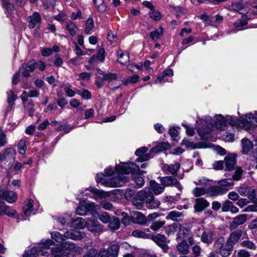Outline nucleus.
Listing matches in <instances>:
<instances>
[{"label":"nucleus","mask_w":257,"mask_h":257,"mask_svg":"<svg viewBox=\"0 0 257 257\" xmlns=\"http://www.w3.org/2000/svg\"><path fill=\"white\" fill-rule=\"evenodd\" d=\"M247 220L246 214H240L233 218L229 224V228L231 230L236 228L239 225L243 224Z\"/></svg>","instance_id":"17"},{"label":"nucleus","mask_w":257,"mask_h":257,"mask_svg":"<svg viewBox=\"0 0 257 257\" xmlns=\"http://www.w3.org/2000/svg\"><path fill=\"white\" fill-rule=\"evenodd\" d=\"M247 24V19H243V20H238L235 23L234 25L235 27L237 28V30L240 31L243 30L242 29L238 28L240 27H243L245 26Z\"/></svg>","instance_id":"60"},{"label":"nucleus","mask_w":257,"mask_h":257,"mask_svg":"<svg viewBox=\"0 0 257 257\" xmlns=\"http://www.w3.org/2000/svg\"><path fill=\"white\" fill-rule=\"evenodd\" d=\"M86 225L85 220L81 217H77L73 220L71 223V226L75 228L81 229L84 228Z\"/></svg>","instance_id":"32"},{"label":"nucleus","mask_w":257,"mask_h":257,"mask_svg":"<svg viewBox=\"0 0 257 257\" xmlns=\"http://www.w3.org/2000/svg\"><path fill=\"white\" fill-rule=\"evenodd\" d=\"M84 205L87 209V212L94 211L98 209V207L94 203L90 202L86 200H82Z\"/></svg>","instance_id":"52"},{"label":"nucleus","mask_w":257,"mask_h":257,"mask_svg":"<svg viewBox=\"0 0 257 257\" xmlns=\"http://www.w3.org/2000/svg\"><path fill=\"white\" fill-rule=\"evenodd\" d=\"M50 251L46 257H67L68 255V252L64 251L60 246L53 248Z\"/></svg>","instance_id":"19"},{"label":"nucleus","mask_w":257,"mask_h":257,"mask_svg":"<svg viewBox=\"0 0 257 257\" xmlns=\"http://www.w3.org/2000/svg\"><path fill=\"white\" fill-rule=\"evenodd\" d=\"M118 62L122 64L125 65L130 60L128 53L126 52H123L121 50H118L117 52Z\"/></svg>","instance_id":"30"},{"label":"nucleus","mask_w":257,"mask_h":257,"mask_svg":"<svg viewBox=\"0 0 257 257\" xmlns=\"http://www.w3.org/2000/svg\"><path fill=\"white\" fill-rule=\"evenodd\" d=\"M242 118L243 117H240L238 120H236L234 117L231 116H227L225 117V120L226 123L232 125H238V126H240L241 127H244L246 130V126H244L243 125L242 123Z\"/></svg>","instance_id":"27"},{"label":"nucleus","mask_w":257,"mask_h":257,"mask_svg":"<svg viewBox=\"0 0 257 257\" xmlns=\"http://www.w3.org/2000/svg\"><path fill=\"white\" fill-rule=\"evenodd\" d=\"M76 213L79 215H85L88 212L87 209L84 205V203L82 200L80 201L78 206L76 209Z\"/></svg>","instance_id":"44"},{"label":"nucleus","mask_w":257,"mask_h":257,"mask_svg":"<svg viewBox=\"0 0 257 257\" xmlns=\"http://www.w3.org/2000/svg\"><path fill=\"white\" fill-rule=\"evenodd\" d=\"M60 87L64 88L68 97H71L75 95V92L71 88V85L70 84L64 83L62 84Z\"/></svg>","instance_id":"45"},{"label":"nucleus","mask_w":257,"mask_h":257,"mask_svg":"<svg viewBox=\"0 0 257 257\" xmlns=\"http://www.w3.org/2000/svg\"><path fill=\"white\" fill-rule=\"evenodd\" d=\"M115 169L118 175L111 182L114 187L121 186L127 181V178L124 175L137 173L140 171L139 166L133 162L123 164L121 166L116 165Z\"/></svg>","instance_id":"2"},{"label":"nucleus","mask_w":257,"mask_h":257,"mask_svg":"<svg viewBox=\"0 0 257 257\" xmlns=\"http://www.w3.org/2000/svg\"><path fill=\"white\" fill-rule=\"evenodd\" d=\"M242 235V231L241 230H236L232 232L227 239L228 245L232 252L234 246L239 240Z\"/></svg>","instance_id":"8"},{"label":"nucleus","mask_w":257,"mask_h":257,"mask_svg":"<svg viewBox=\"0 0 257 257\" xmlns=\"http://www.w3.org/2000/svg\"><path fill=\"white\" fill-rule=\"evenodd\" d=\"M248 198L252 202H256L257 198H256V191L255 189H252L251 191H249V193L247 195Z\"/></svg>","instance_id":"62"},{"label":"nucleus","mask_w":257,"mask_h":257,"mask_svg":"<svg viewBox=\"0 0 257 257\" xmlns=\"http://www.w3.org/2000/svg\"><path fill=\"white\" fill-rule=\"evenodd\" d=\"M240 245L243 247H245L251 250H254L256 248L255 244L252 241L249 240L242 241L240 243Z\"/></svg>","instance_id":"50"},{"label":"nucleus","mask_w":257,"mask_h":257,"mask_svg":"<svg viewBox=\"0 0 257 257\" xmlns=\"http://www.w3.org/2000/svg\"><path fill=\"white\" fill-rule=\"evenodd\" d=\"M98 11L100 13H104L107 9V7L104 0H93Z\"/></svg>","instance_id":"36"},{"label":"nucleus","mask_w":257,"mask_h":257,"mask_svg":"<svg viewBox=\"0 0 257 257\" xmlns=\"http://www.w3.org/2000/svg\"><path fill=\"white\" fill-rule=\"evenodd\" d=\"M109 222V226L112 230H116L120 226L119 219L117 217L113 218L111 220L110 219Z\"/></svg>","instance_id":"49"},{"label":"nucleus","mask_w":257,"mask_h":257,"mask_svg":"<svg viewBox=\"0 0 257 257\" xmlns=\"http://www.w3.org/2000/svg\"><path fill=\"white\" fill-rule=\"evenodd\" d=\"M226 193V190L218 185L207 187V196L214 197L222 195Z\"/></svg>","instance_id":"15"},{"label":"nucleus","mask_w":257,"mask_h":257,"mask_svg":"<svg viewBox=\"0 0 257 257\" xmlns=\"http://www.w3.org/2000/svg\"><path fill=\"white\" fill-rule=\"evenodd\" d=\"M148 149L146 147H142L137 149L135 152L136 155L139 157L137 159L138 162L147 161L150 158L149 153H146Z\"/></svg>","instance_id":"20"},{"label":"nucleus","mask_w":257,"mask_h":257,"mask_svg":"<svg viewBox=\"0 0 257 257\" xmlns=\"http://www.w3.org/2000/svg\"><path fill=\"white\" fill-rule=\"evenodd\" d=\"M98 218L103 223H106L109 221L110 216L107 212H103L98 215Z\"/></svg>","instance_id":"57"},{"label":"nucleus","mask_w":257,"mask_h":257,"mask_svg":"<svg viewBox=\"0 0 257 257\" xmlns=\"http://www.w3.org/2000/svg\"><path fill=\"white\" fill-rule=\"evenodd\" d=\"M117 78V75L115 73H107L103 75L102 78V81H107L110 82L112 80H115Z\"/></svg>","instance_id":"54"},{"label":"nucleus","mask_w":257,"mask_h":257,"mask_svg":"<svg viewBox=\"0 0 257 257\" xmlns=\"http://www.w3.org/2000/svg\"><path fill=\"white\" fill-rule=\"evenodd\" d=\"M225 240L223 237L217 239L213 244L214 249L218 251L220 255L223 257H227L231 254L230 248L228 245L227 241L224 243Z\"/></svg>","instance_id":"6"},{"label":"nucleus","mask_w":257,"mask_h":257,"mask_svg":"<svg viewBox=\"0 0 257 257\" xmlns=\"http://www.w3.org/2000/svg\"><path fill=\"white\" fill-rule=\"evenodd\" d=\"M165 223V221H154L150 226V228L154 231H157L161 228Z\"/></svg>","instance_id":"55"},{"label":"nucleus","mask_w":257,"mask_h":257,"mask_svg":"<svg viewBox=\"0 0 257 257\" xmlns=\"http://www.w3.org/2000/svg\"><path fill=\"white\" fill-rule=\"evenodd\" d=\"M39 206V204L38 202H35L32 199H29L23 207L24 213L27 216L34 214L36 213Z\"/></svg>","instance_id":"10"},{"label":"nucleus","mask_w":257,"mask_h":257,"mask_svg":"<svg viewBox=\"0 0 257 257\" xmlns=\"http://www.w3.org/2000/svg\"><path fill=\"white\" fill-rule=\"evenodd\" d=\"M83 233L74 230L67 231L63 235L57 231H53L51 233L52 238L59 243H63L66 238L80 240L83 238Z\"/></svg>","instance_id":"4"},{"label":"nucleus","mask_w":257,"mask_h":257,"mask_svg":"<svg viewBox=\"0 0 257 257\" xmlns=\"http://www.w3.org/2000/svg\"><path fill=\"white\" fill-rule=\"evenodd\" d=\"M86 226L88 230L92 232H99L102 229V226L95 220H89L86 222Z\"/></svg>","instance_id":"23"},{"label":"nucleus","mask_w":257,"mask_h":257,"mask_svg":"<svg viewBox=\"0 0 257 257\" xmlns=\"http://www.w3.org/2000/svg\"><path fill=\"white\" fill-rule=\"evenodd\" d=\"M7 102L10 107L12 108L15 101L18 98L17 95L13 91L10 90L7 92Z\"/></svg>","instance_id":"38"},{"label":"nucleus","mask_w":257,"mask_h":257,"mask_svg":"<svg viewBox=\"0 0 257 257\" xmlns=\"http://www.w3.org/2000/svg\"><path fill=\"white\" fill-rule=\"evenodd\" d=\"M193 194L195 197L201 196L205 194L207 195V187H196L193 190Z\"/></svg>","instance_id":"51"},{"label":"nucleus","mask_w":257,"mask_h":257,"mask_svg":"<svg viewBox=\"0 0 257 257\" xmlns=\"http://www.w3.org/2000/svg\"><path fill=\"white\" fill-rule=\"evenodd\" d=\"M0 198L5 199L8 202L12 203L16 201L17 196L14 191L0 190Z\"/></svg>","instance_id":"14"},{"label":"nucleus","mask_w":257,"mask_h":257,"mask_svg":"<svg viewBox=\"0 0 257 257\" xmlns=\"http://www.w3.org/2000/svg\"><path fill=\"white\" fill-rule=\"evenodd\" d=\"M52 244L53 241L50 239L42 240L39 245V249L36 247H33L25 251L23 257H46L48 251L44 250Z\"/></svg>","instance_id":"3"},{"label":"nucleus","mask_w":257,"mask_h":257,"mask_svg":"<svg viewBox=\"0 0 257 257\" xmlns=\"http://www.w3.org/2000/svg\"><path fill=\"white\" fill-rule=\"evenodd\" d=\"M169 133L173 140H177L179 139L178 131L176 128H170Z\"/></svg>","instance_id":"58"},{"label":"nucleus","mask_w":257,"mask_h":257,"mask_svg":"<svg viewBox=\"0 0 257 257\" xmlns=\"http://www.w3.org/2000/svg\"><path fill=\"white\" fill-rule=\"evenodd\" d=\"M242 120L243 125L246 126V130H248L251 127L257 126V117L254 116L251 113L245 115V118H242Z\"/></svg>","instance_id":"12"},{"label":"nucleus","mask_w":257,"mask_h":257,"mask_svg":"<svg viewBox=\"0 0 257 257\" xmlns=\"http://www.w3.org/2000/svg\"><path fill=\"white\" fill-rule=\"evenodd\" d=\"M178 232L176 234V239H181L187 235L190 231V228L183 225L178 224Z\"/></svg>","instance_id":"29"},{"label":"nucleus","mask_w":257,"mask_h":257,"mask_svg":"<svg viewBox=\"0 0 257 257\" xmlns=\"http://www.w3.org/2000/svg\"><path fill=\"white\" fill-rule=\"evenodd\" d=\"M91 75V73L88 72H82L78 75V78L77 80H88L90 79Z\"/></svg>","instance_id":"61"},{"label":"nucleus","mask_w":257,"mask_h":257,"mask_svg":"<svg viewBox=\"0 0 257 257\" xmlns=\"http://www.w3.org/2000/svg\"><path fill=\"white\" fill-rule=\"evenodd\" d=\"M51 124L57 131L64 130L66 133H68L71 130V127L67 130L65 125L61 124L60 122L57 121H53Z\"/></svg>","instance_id":"40"},{"label":"nucleus","mask_w":257,"mask_h":257,"mask_svg":"<svg viewBox=\"0 0 257 257\" xmlns=\"http://www.w3.org/2000/svg\"><path fill=\"white\" fill-rule=\"evenodd\" d=\"M251 256L250 253L245 249H240L237 253V257H250Z\"/></svg>","instance_id":"63"},{"label":"nucleus","mask_w":257,"mask_h":257,"mask_svg":"<svg viewBox=\"0 0 257 257\" xmlns=\"http://www.w3.org/2000/svg\"><path fill=\"white\" fill-rule=\"evenodd\" d=\"M214 125L219 131H224L227 127L225 117L220 114L216 115V121Z\"/></svg>","instance_id":"22"},{"label":"nucleus","mask_w":257,"mask_h":257,"mask_svg":"<svg viewBox=\"0 0 257 257\" xmlns=\"http://www.w3.org/2000/svg\"><path fill=\"white\" fill-rule=\"evenodd\" d=\"M161 185L164 187L171 186H175L179 190L181 191L182 187L175 177L166 176L162 177L160 179Z\"/></svg>","instance_id":"9"},{"label":"nucleus","mask_w":257,"mask_h":257,"mask_svg":"<svg viewBox=\"0 0 257 257\" xmlns=\"http://www.w3.org/2000/svg\"><path fill=\"white\" fill-rule=\"evenodd\" d=\"M242 152L246 154L247 153L250 149L252 148V144L251 142L246 139H243L242 140Z\"/></svg>","instance_id":"43"},{"label":"nucleus","mask_w":257,"mask_h":257,"mask_svg":"<svg viewBox=\"0 0 257 257\" xmlns=\"http://www.w3.org/2000/svg\"><path fill=\"white\" fill-rule=\"evenodd\" d=\"M173 75V71L171 69H168L165 70L162 75H159L157 78L155 80L154 83L155 84L162 83L163 82L168 81V79H166V76L171 77Z\"/></svg>","instance_id":"25"},{"label":"nucleus","mask_w":257,"mask_h":257,"mask_svg":"<svg viewBox=\"0 0 257 257\" xmlns=\"http://www.w3.org/2000/svg\"><path fill=\"white\" fill-rule=\"evenodd\" d=\"M180 164L178 162H175L174 164L169 165L164 164L162 166V170L166 174H172L176 176L178 170L180 169Z\"/></svg>","instance_id":"16"},{"label":"nucleus","mask_w":257,"mask_h":257,"mask_svg":"<svg viewBox=\"0 0 257 257\" xmlns=\"http://www.w3.org/2000/svg\"><path fill=\"white\" fill-rule=\"evenodd\" d=\"M133 204L138 209H141L143 206V204H146V207L150 209H156L159 207L160 202L157 199H155L150 189H144L138 192L136 197L132 201Z\"/></svg>","instance_id":"1"},{"label":"nucleus","mask_w":257,"mask_h":257,"mask_svg":"<svg viewBox=\"0 0 257 257\" xmlns=\"http://www.w3.org/2000/svg\"><path fill=\"white\" fill-rule=\"evenodd\" d=\"M63 244L60 246L65 251L68 252V253L70 251L73 250L75 248V244L73 242L70 241H66L63 243Z\"/></svg>","instance_id":"46"},{"label":"nucleus","mask_w":257,"mask_h":257,"mask_svg":"<svg viewBox=\"0 0 257 257\" xmlns=\"http://www.w3.org/2000/svg\"><path fill=\"white\" fill-rule=\"evenodd\" d=\"M36 68V62L35 60H32L23 63L19 69V72H21L24 77H30L31 73L34 71Z\"/></svg>","instance_id":"7"},{"label":"nucleus","mask_w":257,"mask_h":257,"mask_svg":"<svg viewBox=\"0 0 257 257\" xmlns=\"http://www.w3.org/2000/svg\"><path fill=\"white\" fill-rule=\"evenodd\" d=\"M94 27V22L91 18H89L86 22L85 33L86 34H90Z\"/></svg>","instance_id":"42"},{"label":"nucleus","mask_w":257,"mask_h":257,"mask_svg":"<svg viewBox=\"0 0 257 257\" xmlns=\"http://www.w3.org/2000/svg\"><path fill=\"white\" fill-rule=\"evenodd\" d=\"M177 248L180 253L183 254H187L189 251V244L185 239L183 240L177 244Z\"/></svg>","instance_id":"31"},{"label":"nucleus","mask_w":257,"mask_h":257,"mask_svg":"<svg viewBox=\"0 0 257 257\" xmlns=\"http://www.w3.org/2000/svg\"><path fill=\"white\" fill-rule=\"evenodd\" d=\"M88 190L93 193V196L92 197L95 199H102L108 197L110 195V193L108 192H104L101 190H97L93 187H89L88 188ZM90 197H92L91 196Z\"/></svg>","instance_id":"24"},{"label":"nucleus","mask_w":257,"mask_h":257,"mask_svg":"<svg viewBox=\"0 0 257 257\" xmlns=\"http://www.w3.org/2000/svg\"><path fill=\"white\" fill-rule=\"evenodd\" d=\"M214 238V232L210 229H204L200 235L201 241L207 245L211 244Z\"/></svg>","instance_id":"11"},{"label":"nucleus","mask_w":257,"mask_h":257,"mask_svg":"<svg viewBox=\"0 0 257 257\" xmlns=\"http://www.w3.org/2000/svg\"><path fill=\"white\" fill-rule=\"evenodd\" d=\"M179 226L178 224H172L167 225L164 227L165 232L168 235L174 234Z\"/></svg>","instance_id":"41"},{"label":"nucleus","mask_w":257,"mask_h":257,"mask_svg":"<svg viewBox=\"0 0 257 257\" xmlns=\"http://www.w3.org/2000/svg\"><path fill=\"white\" fill-rule=\"evenodd\" d=\"M198 125H202L199 127L198 132L203 139L208 140L211 136V128L213 126L212 119L210 117H207L205 119H198L196 120Z\"/></svg>","instance_id":"5"},{"label":"nucleus","mask_w":257,"mask_h":257,"mask_svg":"<svg viewBox=\"0 0 257 257\" xmlns=\"http://www.w3.org/2000/svg\"><path fill=\"white\" fill-rule=\"evenodd\" d=\"M119 246L114 244L109 247L107 250L109 252V257H117L119 250Z\"/></svg>","instance_id":"39"},{"label":"nucleus","mask_w":257,"mask_h":257,"mask_svg":"<svg viewBox=\"0 0 257 257\" xmlns=\"http://www.w3.org/2000/svg\"><path fill=\"white\" fill-rule=\"evenodd\" d=\"M132 234L134 236L137 237H140L143 238H147L148 237L149 235L145 232L139 230H136L133 231Z\"/></svg>","instance_id":"56"},{"label":"nucleus","mask_w":257,"mask_h":257,"mask_svg":"<svg viewBox=\"0 0 257 257\" xmlns=\"http://www.w3.org/2000/svg\"><path fill=\"white\" fill-rule=\"evenodd\" d=\"M163 28L162 27H160L159 29H156L155 31L151 32L150 34V36L153 41H155L160 39L161 36L163 35Z\"/></svg>","instance_id":"37"},{"label":"nucleus","mask_w":257,"mask_h":257,"mask_svg":"<svg viewBox=\"0 0 257 257\" xmlns=\"http://www.w3.org/2000/svg\"><path fill=\"white\" fill-rule=\"evenodd\" d=\"M183 217V214L182 212L177 211H172L168 213L166 216L167 219H170L175 221H178Z\"/></svg>","instance_id":"33"},{"label":"nucleus","mask_w":257,"mask_h":257,"mask_svg":"<svg viewBox=\"0 0 257 257\" xmlns=\"http://www.w3.org/2000/svg\"><path fill=\"white\" fill-rule=\"evenodd\" d=\"M253 203L254 204L248 205L244 209V211L246 212H257V201Z\"/></svg>","instance_id":"64"},{"label":"nucleus","mask_w":257,"mask_h":257,"mask_svg":"<svg viewBox=\"0 0 257 257\" xmlns=\"http://www.w3.org/2000/svg\"><path fill=\"white\" fill-rule=\"evenodd\" d=\"M209 203L203 198H199L196 199V204L194 205L195 210L197 212H201L205 208L209 206Z\"/></svg>","instance_id":"21"},{"label":"nucleus","mask_w":257,"mask_h":257,"mask_svg":"<svg viewBox=\"0 0 257 257\" xmlns=\"http://www.w3.org/2000/svg\"><path fill=\"white\" fill-rule=\"evenodd\" d=\"M19 153L22 155H25L27 149L26 142L24 140H21L18 145Z\"/></svg>","instance_id":"53"},{"label":"nucleus","mask_w":257,"mask_h":257,"mask_svg":"<svg viewBox=\"0 0 257 257\" xmlns=\"http://www.w3.org/2000/svg\"><path fill=\"white\" fill-rule=\"evenodd\" d=\"M218 186L223 188L226 190V192L228 190V188L233 186L234 182L232 179H224L220 180L218 182Z\"/></svg>","instance_id":"34"},{"label":"nucleus","mask_w":257,"mask_h":257,"mask_svg":"<svg viewBox=\"0 0 257 257\" xmlns=\"http://www.w3.org/2000/svg\"><path fill=\"white\" fill-rule=\"evenodd\" d=\"M3 158L4 160L14 157L16 154L15 149L13 148H7L3 151Z\"/></svg>","instance_id":"47"},{"label":"nucleus","mask_w":257,"mask_h":257,"mask_svg":"<svg viewBox=\"0 0 257 257\" xmlns=\"http://www.w3.org/2000/svg\"><path fill=\"white\" fill-rule=\"evenodd\" d=\"M152 239L165 251H166L169 247L166 244V237L163 234H158L156 235H152Z\"/></svg>","instance_id":"13"},{"label":"nucleus","mask_w":257,"mask_h":257,"mask_svg":"<svg viewBox=\"0 0 257 257\" xmlns=\"http://www.w3.org/2000/svg\"><path fill=\"white\" fill-rule=\"evenodd\" d=\"M224 162L226 170L230 171L234 169L236 164V155L230 154L226 156L225 157Z\"/></svg>","instance_id":"18"},{"label":"nucleus","mask_w":257,"mask_h":257,"mask_svg":"<svg viewBox=\"0 0 257 257\" xmlns=\"http://www.w3.org/2000/svg\"><path fill=\"white\" fill-rule=\"evenodd\" d=\"M28 20L30 28L33 29L37 24L41 22V17L38 13L35 12L32 16H29L28 18Z\"/></svg>","instance_id":"26"},{"label":"nucleus","mask_w":257,"mask_h":257,"mask_svg":"<svg viewBox=\"0 0 257 257\" xmlns=\"http://www.w3.org/2000/svg\"><path fill=\"white\" fill-rule=\"evenodd\" d=\"M66 28L69 32V34L72 37H73L75 35V29L77 28V26L74 23L72 22H67L66 25Z\"/></svg>","instance_id":"48"},{"label":"nucleus","mask_w":257,"mask_h":257,"mask_svg":"<svg viewBox=\"0 0 257 257\" xmlns=\"http://www.w3.org/2000/svg\"><path fill=\"white\" fill-rule=\"evenodd\" d=\"M150 17L155 21H159L161 19V15L159 12L154 9L150 13Z\"/></svg>","instance_id":"59"},{"label":"nucleus","mask_w":257,"mask_h":257,"mask_svg":"<svg viewBox=\"0 0 257 257\" xmlns=\"http://www.w3.org/2000/svg\"><path fill=\"white\" fill-rule=\"evenodd\" d=\"M150 186L155 194H160L164 190L163 186H162L161 184L153 180L150 181Z\"/></svg>","instance_id":"35"},{"label":"nucleus","mask_w":257,"mask_h":257,"mask_svg":"<svg viewBox=\"0 0 257 257\" xmlns=\"http://www.w3.org/2000/svg\"><path fill=\"white\" fill-rule=\"evenodd\" d=\"M134 222L140 224H145L147 222V219L145 216L140 212H133L132 215Z\"/></svg>","instance_id":"28"}]
</instances>
